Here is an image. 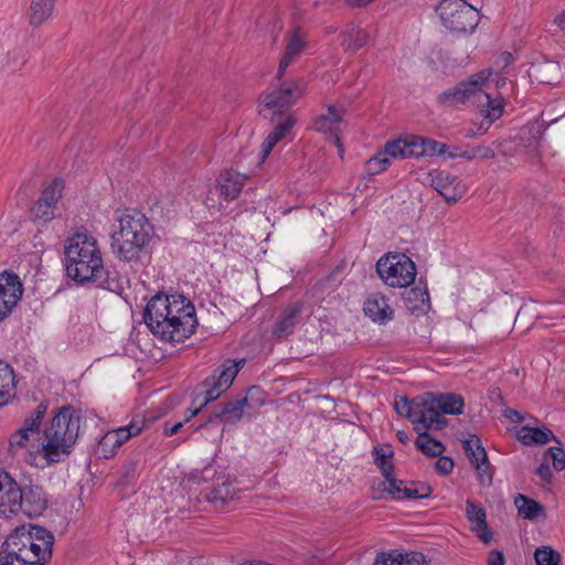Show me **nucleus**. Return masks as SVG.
Instances as JSON below:
<instances>
[{
	"instance_id": "nucleus-1",
	"label": "nucleus",
	"mask_w": 565,
	"mask_h": 565,
	"mask_svg": "<svg viewBox=\"0 0 565 565\" xmlns=\"http://www.w3.org/2000/svg\"><path fill=\"white\" fill-rule=\"evenodd\" d=\"M143 320L154 335L175 343L190 338L198 326L195 308L182 295H156L145 309Z\"/></svg>"
},
{
	"instance_id": "nucleus-2",
	"label": "nucleus",
	"mask_w": 565,
	"mask_h": 565,
	"mask_svg": "<svg viewBox=\"0 0 565 565\" xmlns=\"http://www.w3.org/2000/svg\"><path fill=\"white\" fill-rule=\"evenodd\" d=\"M66 273L73 280L84 284L93 282L97 287L116 292L119 281L109 277L105 269L100 250L94 237L75 234L66 241L64 247Z\"/></svg>"
},
{
	"instance_id": "nucleus-3",
	"label": "nucleus",
	"mask_w": 565,
	"mask_h": 565,
	"mask_svg": "<svg viewBox=\"0 0 565 565\" xmlns=\"http://www.w3.org/2000/svg\"><path fill=\"white\" fill-rule=\"evenodd\" d=\"M83 416L79 409L65 405L55 412L51 424L44 429L43 457L49 463L64 460L73 451L78 438Z\"/></svg>"
},
{
	"instance_id": "nucleus-4",
	"label": "nucleus",
	"mask_w": 565,
	"mask_h": 565,
	"mask_svg": "<svg viewBox=\"0 0 565 565\" xmlns=\"http://www.w3.org/2000/svg\"><path fill=\"white\" fill-rule=\"evenodd\" d=\"M119 227L111 234L113 253L124 262H136L151 241L153 227L145 214L126 210L117 216Z\"/></svg>"
},
{
	"instance_id": "nucleus-5",
	"label": "nucleus",
	"mask_w": 565,
	"mask_h": 565,
	"mask_svg": "<svg viewBox=\"0 0 565 565\" xmlns=\"http://www.w3.org/2000/svg\"><path fill=\"white\" fill-rule=\"evenodd\" d=\"M381 279L391 287H407L416 277L415 263L405 254L388 253L376 263Z\"/></svg>"
},
{
	"instance_id": "nucleus-6",
	"label": "nucleus",
	"mask_w": 565,
	"mask_h": 565,
	"mask_svg": "<svg viewBox=\"0 0 565 565\" xmlns=\"http://www.w3.org/2000/svg\"><path fill=\"white\" fill-rule=\"evenodd\" d=\"M437 12L443 24L454 32H472L480 20L479 11L465 0H443Z\"/></svg>"
},
{
	"instance_id": "nucleus-7",
	"label": "nucleus",
	"mask_w": 565,
	"mask_h": 565,
	"mask_svg": "<svg viewBox=\"0 0 565 565\" xmlns=\"http://www.w3.org/2000/svg\"><path fill=\"white\" fill-rule=\"evenodd\" d=\"M0 555L9 556L11 559L13 557L23 562L31 561L34 563H43L49 558L45 547L41 548L40 543L34 542L24 527H17L7 537L0 548Z\"/></svg>"
},
{
	"instance_id": "nucleus-8",
	"label": "nucleus",
	"mask_w": 565,
	"mask_h": 565,
	"mask_svg": "<svg viewBox=\"0 0 565 565\" xmlns=\"http://www.w3.org/2000/svg\"><path fill=\"white\" fill-rule=\"evenodd\" d=\"M414 409L417 414L414 415L413 425L417 434L430 429H443L447 424L435 403L433 393L415 397Z\"/></svg>"
},
{
	"instance_id": "nucleus-9",
	"label": "nucleus",
	"mask_w": 565,
	"mask_h": 565,
	"mask_svg": "<svg viewBox=\"0 0 565 565\" xmlns=\"http://www.w3.org/2000/svg\"><path fill=\"white\" fill-rule=\"evenodd\" d=\"M480 85H487V72L473 74L466 81H460L454 87L444 90L438 95L437 102L446 107L455 106L475 99Z\"/></svg>"
},
{
	"instance_id": "nucleus-10",
	"label": "nucleus",
	"mask_w": 565,
	"mask_h": 565,
	"mask_svg": "<svg viewBox=\"0 0 565 565\" xmlns=\"http://www.w3.org/2000/svg\"><path fill=\"white\" fill-rule=\"evenodd\" d=\"M21 487L7 471L0 469V516L9 519L21 510Z\"/></svg>"
},
{
	"instance_id": "nucleus-11",
	"label": "nucleus",
	"mask_w": 565,
	"mask_h": 565,
	"mask_svg": "<svg viewBox=\"0 0 565 565\" xmlns=\"http://www.w3.org/2000/svg\"><path fill=\"white\" fill-rule=\"evenodd\" d=\"M23 294L20 278L14 273L0 274V321L7 318Z\"/></svg>"
},
{
	"instance_id": "nucleus-12",
	"label": "nucleus",
	"mask_w": 565,
	"mask_h": 565,
	"mask_svg": "<svg viewBox=\"0 0 565 565\" xmlns=\"http://www.w3.org/2000/svg\"><path fill=\"white\" fill-rule=\"evenodd\" d=\"M491 72H487V85H480L475 104L480 107V113L487 119L486 130L490 127V125L499 119L504 109V100L501 97H492V95L488 92L490 87L489 76Z\"/></svg>"
},
{
	"instance_id": "nucleus-13",
	"label": "nucleus",
	"mask_w": 565,
	"mask_h": 565,
	"mask_svg": "<svg viewBox=\"0 0 565 565\" xmlns=\"http://www.w3.org/2000/svg\"><path fill=\"white\" fill-rule=\"evenodd\" d=\"M431 186L445 199L447 203H456L463 194V186L457 177L446 171H436L430 174Z\"/></svg>"
},
{
	"instance_id": "nucleus-14",
	"label": "nucleus",
	"mask_w": 565,
	"mask_h": 565,
	"mask_svg": "<svg viewBox=\"0 0 565 565\" xmlns=\"http://www.w3.org/2000/svg\"><path fill=\"white\" fill-rule=\"evenodd\" d=\"M292 104L275 88L270 93L263 94L260 96V103L258 106V114L265 118L274 121L277 115L290 114L289 108Z\"/></svg>"
},
{
	"instance_id": "nucleus-15",
	"label": "nucleus",
	"mask_w": 565,
	"mask_h": 565,
	"mask_svg": "<svg viewBox=\"0 0 565 565\" xmlns=\"http://www.w3.org/2000/svg\"><path fill=\"white\" fill-rule=\"evenodd\" d=\"M21 510L29 518L40 516L47 508V498L39 486L21 488Z\"/></svg>"
},
{
	"instance_id": "nucleus-16",
	"label": "nucleus",
	"mask_w": 565,
	"mask_h": 565,
	"mask_svg": "<svg viewBox=\"0 0 565 565\" xmlns=\"http://www.w3.org/2000/svg\"><path fill=\"white\" fill-rule=\"evenodd\" d=\"M273 122L276 125L262 145V160H265L274 147L289 134L296 122V118L292 114H282L277 115Z\"/></svg>"
},
{
	"instance_id": "nucleus-17",
	"label": "nucleus",
	"mask_w": 565,
	"mask_h": 565,
	"mask_svg": "<svg viewBox=\"0 0 565 565\" xmlns=\"http://www.w3.org/2000/svg\"><path fill=\"white\" fill-rule=\"evenodd\" d=\"M466 515L470 523L473 524L472 531L476 532L477 536L483 543H490L493 539V533L487 523L486 510L473 503L471 500L466 502Z\"/></svg>"
},
{
	"instance_id": "nucleus-18",
	"label": "nucleus",
	"mask_w": 565,
	"mask_h": 565,
	"mask_svg": "<svg viewBox=\"0 0 565 565\" xmlns=\"http://www.w3.org/2000/svg\"><path fill=\"white\" fill-rule=\"evenodd\" d=\"M363 310L367 317L380 324H385L393 318V309L387 303V299L380 294L371 295L364 302Z\"/></svg>"
},
{
	"instance_id": "nucleus-19",
	"label": "nucleus",
	"mask_w": 565,
	"mask_h": 565,
	"mask_svg": "<svg viewBox=\"0 0 565 565\" xmlns=\"http://www.w3.org/2000/svg\"><path fill=\"white\" fill-rule=\"evenodd\" d=\"M246 178L245 174L233 169L223 172L217 179L221 195L227 201L235 200L239 195Z\"/></svg>"
},
{
	"instance_id": "nucleus-20",
	"label": "nucleus",
	"mask_w": 565,
	"mask_h": 565,
	"mask_svg": "<svg viewBox=\"0 0 565 565\" xmlns=\"http://www.w3.org/2000/svg\"><path fill=\"white\" fill-rule=\"evenodd\" d=\"M403 300L406 309L417 316L426 313L430 308L429 294L426 286H416L405 291Z\"/></svg>"
},
{
	"instance_id": "nucleus-21",
	"label": "nucleus",
	"mask_w": 565,
	"mask_h": 565,
	"mask_svg": "<svg viewBox=\"0 0 565 565\" xmlns=\"http://www.w3.org/2000/svg\"><path fill=\"white\" fill-rule=\"evenodd\" d=\"M130 437L131 433L129 429H126L125 426L110 430L99 440V451L105 458H109L114 456L115 451Z\"/></svg>"
},
{
	"instance_id": "nucleus-22",
	"label": "nucleus",
	"mask_w": 565,
	"mask_h": 565,
	"mask_svg": "<svg viewBox=\"0 0 565 565\" xmlns=\"http://www.w3.org/2000/svg\"><path fill=\"white\" fill-rule=\"evenodd\" d=\"M305 47V41L300 36V29L298 26L292 29L291 34L289 35L285 54L282 55L279 66H278V77L280 78L287 67L291 64L295 56H297L302 49Z\"/></svg>"
},
{
	"instance_id": "nucleus-23",
	"label": "nucleus",
	"mask_w": 565,
	"mask_h": 565,
	"mask_svg": "<svg viewBox=\"0 0 565 565\" xmlns=\"http://www.w3.org/2000/svg\"><path fill=\"white\" fill-rule=\"evenodd\" d=\"M56 0H31L28 11L29 23L33 28L43 25L53 14Z\"/></svg>"
},
{
	"instance_id": "nucleus-24",
	"label": "nucleus",
	"mask_w": 565,
	"mask_h": 565,
	"mask_svg": "<svg viewBox=\"0 0 565 565\" xmlns=\"http://www.w3.org/2000/svg\"><path fill=\"white\" fill-rule=\"evenodd\" d=\"M277 86L276 88L294 105L305 94L307 84L303 78H284V75L279 78L278 73L276 74Z\"/></svg>"
},
{
	"instance_id": "nucleus-25",
	"label": "nucleus",
	"mask_w": 565,
	"mask_h": 565,
	"mask_svg": "<svg viewBox=\"0 0 565 565\" xmlns=\"http://www.w3.org/2000/svg\"><path fill=\"white\" fill-rule=\"evenodd\" d=\"M301 309L298 302L286 307L284 316L274 331L277 338H286L294 332L296 324L299 322Z\"/></svg>"
},
{
	"instance_id": "nucleus-26",
	"label": "nucleus",
	"mask_w": 565,
	"mask_h": 565,
	"mask_svg": "<svg viewBox=\"0 0 565 565\" xmlns=\"http://www.w3.org/2000/svg\"><path fill=\"white\" fill-rule=\"evenodd\" d=\"M553 438L557 444L559 440L553 435L548 428L540 429L529 426H523L518 431V439L525 446L545 445Z\"/></svg>"
},
{
	"instance_id": "nucleus-27",
	"label": "nucleus",
	"mask_w": 565,
	"mask_h": 565,
	"mask_svg": "<svg viewBox=\"0 0 565 565\" xmlns=\"http://www.w3.org/2000/svg\"><path fill=\"white\" fill-rule=\"evenodd\" d=\"M247 399H237L235 402H227L222 405L220 411H214L213 415L210 416V420L218 418L225 423H237L243 414L244 409L247 408Z\"/></svg>"
},
{
	"instance_id": "nucleus-28",
	"label": "nucleus",
	"mask_w": 565,
	"mask_h": 565,
	"mask_svg": "<svg viewBox=\"0 0 565 565\" xmlns=\"http://www.w3.org/2000/svg\"><path fill=\"white\" fill-rule=\"evenodd\" d=\"M514 504L518 508L519 514L526 520H537L546 516L544 505L524 494H518L514 499Z\"/></svg>"
},
{
	"instance_id": "nucleus-29",
	"label": "nucleus",
	"mask_w": 565,
	"mask_h": 565,
	"mask_svg": "<svg viewBox=\"0 0 565 565\" xmlns=\"http://www.w3.org/2000/svg\"><path fill=\"white\" fill-rule=\"evenodd\" d=\"M234 495L235 489L233 484L224 481L209 490L204 494V498L206 501L213 503L216 509H222L234 499Z\"/></svg>"
},
{
	"instance_id": "nucleus-30",
	"label": "nucleus",
	"mask_w": 565,
	"mask_h": 565,
	"mask_svg": "<svg viewBox=\"0 0 565 565\" xmlns=\"http://www.w3.org/2000/svg\"><path fill=\"white\" fill-rule=\"evenodd\" d=\"M434 399L441 415H459L463 412L465 402L460 395L454 393L434 394Z\"/></svg>"
},
{
	"instance_id": "nucleus-31",
	"label": "nucleus",
	"mask_w": 565,
	"mask_h": 565,
	"mask_svg": "<svg viewBox=\"0 0 565 565\" xmlns=\"http://www.w3.org/2000/svg\"><path fill=\"white\" fill-rule=\"evenodd\" d=\"M245 363V360H241L239 362H235L232 360H227L221 370H216L215 373L210 377L218 386L223 387V390H227L233 383L235 376L237 375L239 367Z\"/></svg>"
},
{
	"instance_id": "nucleus-32",
	"label": "nucleus",
	"mask_w": 565,
	"mask_h": 565,
	"mask_svg": "<svg viewBox=\"0 0 565 565\" xmlns=\"http://www.w3.org/2000/svg\"><path fill=\"white\" fill-rule=\"evenodd\" d=\"M369 41V34L356 25H349L343 33L342 47L344 51L356 52Z\"/></svg>"
},
{
	"instance_id": "nucleus-33",
	"label": "nucleus",
	"mask_w": 565,
	"mask_h": 565,
	"mask_svg": "<svg viewBox=\"0 0 565 565\" xmlns=\"http://www.w3.org/2000/svg\"><path fill=\"white\" fill-rule=\"evenodd\" d=\"M47 401H42L36 406V408L28 417H25L19 430H23V433L30 435L31 437L39 435L40 426L42 424L44 415L47 412Z\"/></svg>"
},
{
	"instance_id": "nucleus-34",
	"label": "nucleus",
	"mask_w": 565,
	"mask_h": 565,
	"mask_svg": "<svg viewBox=\"0 0 565 565\" xmlns=\"http://www.w3.org/2000/svg\"><path fill=\"white\" fill-rule=\"evenodd\" d=\"M422 554L381 553L376 556L374 565H422Z\"/></svg>"
},
{
	"instance_id": "nucleus-35",
	"label": "nucleus",
	"mask_w": 565,
	"mask_h": 565,
	"mask_svg": "<svg viewBox=\"0 0 565 565\" xmlns=\"http://www.w3.org/2000/svg\"><path fill=\"white\" fill-rule=\"evenodd\" d=\"M407 487L404 481L396 479L395 477L391 478L387 481H380L376 486H374L373 498L375 500L385 499V493L391 495L394 499L403 498V488Z\"/></svg>"
},
{
	"instance_id": "nucleus-36",
	"label": "nucleus",
	"mask_w": 565,
	"mask_h": 565,
	"mask_svg": "<svg viewBox=\"0 0 565 565\" xmlns=\"http://www.w3.org/2000/svg\"><path fill=\"white\" fill-rule=\"evenodd\" d=\"M15 392V377L12 367L0 361V405L4 404V398L14 395Z\"/></svg>"
},
{
	"instance_id": "nucleus-37",
	"label": "nucleus",
	"mask_w": 565,
	"mask_h": 565,
	"mask_svg": "<svg viewBox=\"0 0 565 565\" xmlns=\"http://www.w3.org/2000/svg\"><path fill=\"white\" fill-rule=\"evenodd\" d=\"M415 446L420 452L428 457H437L445 451L443 443L433 438L428 431H419L415 440Z\"/></svg>"
},
{
	"instance_id": "nucleus-38",
	"label": "nucleus",
	"mask_w": 565,
	"mask_h": 565,
	"mask_svg": "<svg viewBox=\"0 0 565 565\" xmlns=\"http://www.w3.org/2000/svg\"><path fill=\"white\" fill-rule=\"evenodd\" d=\"M343 113L333 106H329L327 113L318 116L313 121L317 131H332V125L342 120Z\"/></svg>"
},
{
	"instance_id": "nucleus-39",
	"label": "nucleus",
	"mask_w": 565,
	"mask_h": 565,
	"mask_svg": "<svg viewBox=\"0 0 565 565\" xmlns=\"http://www.w3.org/2000/svg\"><path fill=\"white\" fill-rule=\"evenodd\" d=\"M26 533L32 536L34 542L40 543V547H45V553L47 554V557H51L52 555V547L54 543V536L53 534L45 530L42 526H32Z\"/></svg>"
},
{
	"instance_id": "nucleus-40",
	"label": "nucleus",
	"mask_w": 565,
	"mask_h": 565,
	"mask_svg": "<svg viewBox=\"0 0 565 565\" xmlns=\"http://www.w3.org/2000/svg\"><path fill=\"white\" fill-rule=\"evenodd\" d=\"M203 386L206 388L205 392L198 394L194 398V403L200 401L201 407H204L210 402L215 401L223 392H225L223 387L218 386L217 383L210 377L203 382Z\"/></svg>"
},
{
	"instance_id": "nucleus-41",
	"label": "nucleus",
	"mask_w": 565,
	"mask_h": 565,
	"mask_svg": "<svg viewBox=\"0 0 565 565\" xmlns=\"http://www.w3.org/2000/svg\"><path fill=\"white\" fill-rule=\"evenodd\" d=\"M63 188L64 181L62 179L53 180V182L42 191L38 201L42 203H50V205L55 209L56 202L62 196Z\"/></svg>"
},
{
	"instance_id": "nucleus-42",
	"label": "nucleus",
	"mask_w": 565,
	"mask_h": 565,
	"mask_svg": "<svg viewBox=\"0 0 565 565\" xmlns=\"http://www.w3.org/2000/svg\"><path fill=\"white\" fill-rule=\"evenodd\" d=\"M373 455L375 456V463L377 465L379 469L381 470L383 477L385 478L384 481L390 480L394 477V466L390 458L393 456V452H384L383 449L374 448Z\"/></svg>"
},
{
	"instance_id": "nucleus-43",
	"label": "nucleus",
	"mask_w": 565,
	"mask_h": 565,
	"mask_svg": "<svg viewBox=\"0 0 565 565\" xmlns=\"http://www.w3.org/2000/svg\"><path fill=\"white\" fill-rule=\"evenodd\" d=\"M431 487L424 482H412L409 487L403 488V498L425 499L431 494Z\"/></svg>"
},
{
	"instance_id": "nucleus-44",
	"label": "nucleus",
	"mask_w": 565,
	"mask_h": 565,
	"mask_svg": "<svg viewBox=\"0 0 565 565\" xmlns=\"http://www.w3.org/2000/svg\"><path fill=\"white\" fill-rule=\"evenodd\" d=\"M536 565H558L561 556L550 546H542L534 553Z\"/></svg>"
},
{
	"instance_id": "nucleus-45",
	"label": "nucleus",
	"mask_w": 565,
	"mask_h": 565,
	"mask_svg": "<svg viewBox=\"0 0 565 565\" xmlns=\"http://www.w3.org/2000/svg\"><path fill=\"white\" fill-rule=\"evenodd\" d=\"M380 152L390 160L392 158H406L405 139L387 141L384 146V149L380 150Z\"/></svg>"
},
{
	"instance_id": "nucleus-46",
	"label": "nucleus",
	"mask_w": 565,
	"mask_h": 565,
	"mask_svg": "<svg viewBox=\"0 0 565 565\" xmlns=\"http://www.w3.org/2000/svg\"><path fill=\"white\" fill-rule=\"evenodd\" d=\"M415 398L409 399L408 397H401L399 399H395L394 409L395 412L403 417H406L412 424L414 419L415 412Z\"/></svg>"
},
{
	"instance_id": "nucleus-47",
	"label": "nucleus",
	"mask_w": 565,
	"mask_h": 565,
	"mask_svg": "<svg viewBox=\"0 0 565 565\" xmlns=\"http://www.w3.org/2000/svg\"><path fill=\"white\" fill-rule=\"evenodd\" d=\"M391 164V160L380 151L365 162L366 172L371 175L381 173Z\"/></svg>"
},
{
	"instance_id": "nucleus-48",
	"label": "nucleus",
	"mask_w": 565,
	"mask_h": 565,
	"mask_svg": "<svg viewBox=\"0 0 565 565\" xmlns=\"http://www.w3.org/2000/svg\"><path fill=\"white\" fill-rule=\"evenodd\" d=\"M55 209L50 205V203H42L36 201L31 209L32 217L35 221L49 222L54 217Z\"/></svg>"
},
{
	"instance_id": "nucleus-49",
	"label": "nucleus",
	"mask_w": 565,
	"mask_h": 565,
	"mask_svg": "<svg viewBox=\"0 0 565 565\" xmlns=\"http://www.w3.org/2000/svg\"><path fill=\"white\" fill-rule=\"evenodd\" d=\"M31 436L23 433V430H17L11 434L9 438V451L12 455H17L21 449L25 448Z\"/></svg>"
},
{
	"instance_id": "nucleus-50",
	"label": "nucleus",
	"mask_w": 565,
	"mask_h": 565,
	"mask_svg": "<svg viewBox=\"0 0 565 565\" xmlns=\"http://www.w3.org/2000/svg\"><path fill=\"white\" fill-rule=\"evenodd\" d=\"M473 468L478 473V478L481 484L490 486L492 483L493 471L489 462V459H487L486 461H481L478 465H475Z\"/></svg>"
},
{
	"instance_id": "nucleus-51",
	"label": "nucleus",
	"mask_w": 565,
	"mask_h": 565,
	"mask_svg": "<svg viewBox=\"0 0 565 565\" xmlns=\"http://www.w3.org/2000/svg\"><path fill=\"white\" fill-rule=\"evenodd\" d=\"M242 399H247V408L260 406L265 403V393L258 386H252L248 388L246 396Z\"/></svg>"
},
{
	"instance_id": "nucleus-52",
	"label": "nucleus",
	"mask_w": 565,
	"mask_h": 565,
	"mask_svg": "<svg viewBox=\"0 0 565 565\" xmlns=\"http://www.w3.org/2000/svg\"><path fill=\"white\" fill-rule=\"evenodd\" d=\"M405 146H406V158L424 157V153H422V150H424L422 137L412 136L408 139H405Z\"/></svg>"
},
{
	"instance_id": "nucleus-53",
	"label": "nucleus",
	"mask_w": 565,
	"mask_h": 565,
	"mask_svg": "<svg viewBox=\"0 0 565 565\" xmlns=\"http://www.w3.org/2000/svg\"><path fill=\"white\" fill-rule=\"evenodd\" d=\"M423 149L422 153L425 156L443 154L446 153V145L439 143L433 139L422 137Z\"/></svg>"
},
{
	"instance_id": "nucleus-54",
	"label": "nucleus",
	"mask_w": 565,
	"mask_h": 565,
	"mask_svg": "<svg viewBox=\"0 0 565 565\" xmlns=\"http://www.w3.org/2000/svg\"><path fill=\"white\" fill-rule=\"evenodd\" d=\"M546 454L552 458V465L556 471L565 469V450L563 447H551Z\"/></svg>"
},
{
	"instance_id": "nucleus-55",
	"label": "nucleus",
	"mask_w": 565,
	"mask_h": 565,
	"mask_svg": "<svg viewBox=\"0 0 565 565\" xmlns=\"http://www.w3.org/2000/svg\"><path fill=\"white\" fill-rule=\"evenodd\" d=\"M435 468L441 475H448L454 469V461L449 457L440 456L435 463Z\"/></svg>"
},
{
	"instance_id": "nucleus-56",
	"label": "nucleus",
	"mask_w": 565,
	"mask_h": 565,
	"mask_svg": "<svg viewBox=\"0 0 565 565\" xmlns=\"http://www.w3.org/2000/svg\"><path fill=\"white\" fill-rule=\"evenodd\" d=\"M472 157L480 159H492L495 157L494 150L488 146H477L472 148Z\"/></svg>"
},
{
	"instance_id": "nucleus-57",
	"label": "nucleus",
	"mask_w": 565,
	"mask_h": 565,
	"mask_svg": "<svg viewBox=\"0 0 565 565\" xmlns=\"http://www.w3.org/2000/svg\"><path fill=\"white\" fill-rule=\"evenodd\" d=\"M481 444V440L476 435H471L469 438L462 440V448L465 450L466 456L469 458L471 452L477 449V447Z\"/></svg>"
},
{
	"instance_id": "nucleus-58",
	"label": "nucleus",
	"mask_w": 565,
	"mask_h": 565,
	"mask_svg": "<svg viewBox=\"0 0 565 565\" xmlns=\"http://www.w3.org/2000/svg\"><path fill=\"white\" fill-rule=\"evenodd\" d=\"M469 461L472 466L478 465L481 461H486L488 459V455L486 449L480 444L477 449H475L473 452H471V456H469Z\"/></svg>"
},
{
	"instance_id": "nucleus-59",
	"label": "nucleus",
	"mask_w": 565,
	"mask_h": 565,
	"mask_svg": "<svg viewBox=\"0 0 565 565\" xmlns=\"http://www.w3.org/2000/svg\"><path fill=\"white\" fill-rule=\"evenodd\" d=\"M536 475L545 482L551 483L553 479V475L550 466L546 462H543L536 469Z\"/></svg>"
},
{
	"instance_id": "nucleus-60",
	"label": "nucleus",
	"mask_w": 565,
	"mask_h": 565,
	"mask_svg": "<svg viewBox=\"0 0 565 565\" xmlns=\"http://www.w3.org/2000/svg\"><path fill=\"white\" fill-rule=\"evenodd\" d=\"M0 565H44V563H34L31 561H20L19 558L12 559L9 556L0 555Z\"/></svg>"
},
{
	"instance_id": "nucleus-61",
	"label": "nucleus",
	"mask_w": 565,
	"mask_h": 565,
	"mask_svg": "<svg viewBox=\"0 0 565 565\" xmlns=\"http://www.w3.org/2000/svg\"><path fill=\"white\" fill-rule=\"evenodd\" d=\"M487 563L488 565H504L503 553L498 550L491 551L489 553Z\"/></svg>"
},
{
	"instance_id": "nucleus-62",
	"label": "nucleus",
	"mask_w": 565,
	"mask_h": 565,
	"mask_svg": "<svg viewBox=\"0 0 565 565\" xmlns=\"http://www.w3.org/2000/svg\"><path fill=\"white\" fill-rule=\"evenodd\" d=\"M504 415L507 418H509L512 423L515 424H520L524 420L523 415L519 411L512 408H508L507 411H504Z\"/></svg>"
},
{
	"instance_id": "nucleus-63",
	"label": "nucleus",
	"mask_w": 565,
	"mask_h": 565,
	"mask_svg": "<svg viewBox=\"0 0 565 565\" xmlns=\"http://www.w3.org/2000/svg\"><path fill=\"white\" fill-rule=\"evenodd\" d=\"M182 426H183V422H177L171 426L169 425V423H166L163 430L167 436H172V435L177 434Z\"/></svg>"
},
{
	"instance_id": "nucleus-64",
	"label": "nucleus",
	"mask_w": 565,
	"mask_h": 565,
	"mask_svg": "<svg viewBox=\"0 0 565 565\" xmlns=\"http://www.w3.org/2000/svg\"><path fill=\"white\" fill-rule=\"evenodd\" d=\"M489 398L498 404H501L503 402V396L501 394V390L497 386L491 387L489 390Z\"/></svg>"
}]
</instances>
